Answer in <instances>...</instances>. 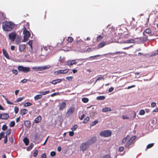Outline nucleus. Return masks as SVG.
I'll use <instances>...</instances> for the list:
<instances>
[{
    "label": "nucleus",
    "mask_w": 158,
    "mask_h": 158,
    "mask_svg": "<svg viewBox=\"0 0 158 158\" xmlns=\"http://www.w3.org/2000/svg\"><path fill=\"white\" fill-rule=\"evenodd\" d=\"M122 118L123 119H128L130 118L128 117H127V116H125V115H123L122 116Z\"/></svg>",
    "instance_id": "nucleus-53"
},
{
    "label": "nucleus",
    "mask_w": 158,
    "mask_h": 158,
    "mask_svg": "<svg viewBox=\"0 0 158 158\" xmlns=\"http://www.w3.org/2000/svg\"><path fill=\"white\" fill-rule=\"evenodd\" d=\"M12 72L14 74L16 75H17L18 73L17 70L15 69H13L12 71Z\"/></svg>",
    "instance_id": "nucleus-51"
},
{
    "label": "nucleus",
    "mask_w": 158,
    "mask_h": 158,
    "mask_svg": "<svg viewBox=\"0 0 158 158\" xmlns=\"http://www.w3.org/2000/svg\"><path fill=\"white\" fill-rule=\"evenodd\" d=\"M49 93L50 91L49 90L44 92L40 91L39 92V93L41 94L40 95H41V96L42 95H45L48 94Z\"/></svg>",
    "instance_id": "nucleus-25"
},
{
    "label": "nucleus",
    "mask_w": 158,
    "mask_h": 158,
    "mask_svg": "<svg viewBox=\"0 0 158 158\" xmlns=\"http://www.w3.org/2000/svg\"><path fill=\"white\" fill-rule=\"evenodd\" d=\"M105 98V97L104 96H100L97 97V99L98 100H104Z\"/></svg>",
    "instance_id": "nucleus-27"
},
{
    "label": "nucleus",
    "mask_w": 158,
    "mask_h": 158,
    "mask_svg": "<svg viewBox=\"0 0 158 158\" xmlns=\"http://www.w3.org/2000/svg\"><path fill=\"white\" fill-rule=\"evenodd\" d=\"M103 158H111L110 156H109L108 155H106L105 156H104L103 157Z\"/></svg>",
    "instance_id": "nucleus-64"
},
{
    "label": "nucleus",
    "mask_w": 158,
    "mask_h": 158,
    "mask_svg": "<svg viewBox=\"0 0 158 158\" xmlns=\"http://www.w3.org/2000/svg\"><path fill=\"white\" fill-rule=\"evenodd\" d=\"M23 141L26 146L29 143V140L28 138L26 137H25L23 139Z\"/></svg>",
    "instance_id": "nucleus-21"
},
{
    "label": "nucleus",
    "mask_w": 158,
    "mask_h": 158,
    "mask_svg": "<svg viewBox=\"0 0 158 158\" xmlns=\"http://www.w3.org/2000/svg\"><path fill=\"white\" fill-rule=\"evenodd\" d=\"M42 97V96H41V95L38 94L35 97L34 99L35 100H38L40 99Z\"/></svg>",
    "instance_id": "nucleus-28"
},
{
    "label": "nucleus",
    "mask_w": 158,
    "mask_h": 158,
    "mask_svg": "<svg viewBox=\"0 0 158 158\" xmlns=\"http://www.w3.org/2000/svg\"><path fill=\"white\" fill-rule=\"evenodd\" d=\"M124 150V147L123 146L120 147L118 149V151L120 152H122Z\"/></svg>",
    "instance_id": "nucleus-54"
},
{
    "label": "nucleus",
    "mask_w": 158,
    "mask_h": 158,
    "mask_svg": "<svg viewBox=\"0 0 158 158\" xmlns=\"http://www.w3.org/2000/svg\"><path fill=\"white\" fill-rule=\"evenodd\" d=\"M8 138L7 136V135H6L4 137V143H6L7 142Z\"/></svg>",
    "instance_id": "nucleus-49"
},
{
    "label": "nucleus",
    "mask_w": 158,
    "mask_h": 158,
    "mask_svg": "<svg viewBox=\"0 0 158 158\" xmlns=\"http://www.w3.org/2000/svg\"><path fill=\"white\" fill-rule=\"evenodd\" d=\"M157 52H155V53H153V54H152L151 55V56H154L156 55H158V49L157 50Z\"/></svg>",
    "instance_id": "nucleus-61"
},
{
    "label": "nucleus",
    "mask_w": 158,
    "mask_h": 158,
    "mask_svg": "<svg viewBox=\"0 0 158 158\" xmlns=\"http://www.w3.org/2000/svg\"><path fill=\"white\" fill-rule=\"evenodd\" d=\"M114 89V88L113 87H111L109 88L108 92L109 93L112 92Z\"/></svg>",
    "instance_id": "nucleus-56"
},
{
    "label": "nucleus",
    "mask_w": 158,
    "mask_h": 158,
    "mask_svg": "<svg viewBox=\"0 0 158 158\" xmlns=\"http://www.w3.org/2000/svg\"><path fill=\"white\" fill-rule=\"evenodd\" d=\"M112 135L111 131L110 130L103 131L100 133V135L104 137H110Z\"/></svg>",
    "instance_id": "nucleus-4"
},
{
    "label": "nucleus",
    "mask_w": 158,
    "mask_h": 158,
    "mask_svg": "<svg viewBox=\"0 0 158 158\" xmlns=\"http://www.w3.org/2000/svg\"><path fill=\"white\" fill-rule=\"evenodd\" d=\"M51 83L53 85H56L57 83L55 80H52L51 82Z\"/></svg>",
    "instance_id": "nucleus-62"
},
{
    "label": "nucleus",
    "mask_w": 158,
    "mask_h": 158,
    "mask_svg": "<svg viewBox=\"0 0 158 158\" xmlns=\"http://www.w3.org/2000/svg\"><path fill=\"white\" fill-rule=\"evenodd\" d=\"M66 103L65 102H62L60 103L59 105V109L60 110H63L65 107Z\"/></svg>",
    "instance_id": "nucleus-13"
},
{
    "label": "nucleus",
    "mask_w": 158,
    "mask_h": 158,
    "mask_svg": "<svg viewBox=\"0 0 158 158\" xmlns=\"http://www.w3.org/2000/svg\"><path fill=\"white\" fill-rule=\"evenodd\" d=\"M123 53H126L125 52L118 51L116 52H114V53H109V54H121Z\"/></svg>",
    "instance_id": "nucleus-26"
},
{
    "label": "nucleus",
    "mask_w": 158,
    "mask_h": 158,
    "mask_svg": "<svg viewBox=\"0 0 158 158\" xmlns=\"http://www.w3.org/2000/svg\"><path fill=\"white\" fill-rule=\"evenodd\" d=\"M144 32V33L145 32L148 34L150 35V34H151L152 32L150 28H147L146 29Z\"/></svg>",
    "instance_id": "nucleus-24"
},
{
    "label": "nucleus",
    "mask_w": 158,
    "mask_h": 158,
    "mask_svg": "<svg viewBox=\"0 0 158 158\" xmlns=\"http://www.w3.org/2000/svg\"><path fill=\"white\" fill-rule=\"evenodd\" d=\"M17 34L15 32L13 31L10 33L9 34V37L12 41H14L16 36Z\"/></svg>",
    "instance_id": "nucleus-8"
},
{
    "label": "nucleus",
    "mask_w": 158,
    "mask_h": 158,
    "mask_svg": "<svg viewBox=\"0 0 158 158\" xmlns=\"http://www.w3.org/2000/svg\"><path fill=\"white\" fill-rule=\"evenodd\" d=\"M15 125V123L14 121H12L10 122V126L11 127H14Z\"/></svg>",
    "instance_id": "nucleus-40"
},
{
    "label": "nucleus",
    "mask_w": 158,
    "mask_h": 158,
    "mask_svg": "<svg viewBox=\"0 0 158 158\" xmlns=\"http://www.w3.org/2000/svg\"><path fill=\"white\" fill-rule=\"evenodd\" d=\"M89 146V145L87 142L82 143L80 146V150L83 152H84L88 149Z\"/></svg>",
    "instance_id": "nucleus-6"
},
{
    "label": "nucleus",
    "mask_w": 158,
    "mask_h": 158,
    "mask_svg": "<svg viewBox=\"0 0 158 158\" xmlns=\"http://www.w3.org/2000/svg\"><path fill=\"white\" fill-rule=\"evenodd\" d=\"M105 45V42H102L101 43L98 45V47L99 48H102Z\"/></svg>",
    "instance_id": "nucleus-38"
},
{
    "label": "nucleus",
    "mask_w": 158,
    "mask_h": 158,
    "mask_svg": "<svg viewBox=\"0 0 158 158\" xmlns=\"http://www.w3.org/2000/svg\"><path fill=\"white\" fill-rule=\"evenodd\" d=\"M99 55H97L94 56H91L90 57V58L92 59H94L96 57H99Z\"/></svg>",
    "instance_id": "nucleus-55"
},
{
    "label": "nucleus",
    "mask_w": 158,
    "mask_h": 158,
    "mask_svg": "<svg viewBox=\"0 0 158 158\" xmlns=\"http://www.w3.org/2000/svg\"><path fill=\"white\" fill-rule=\"evenodd\" d=\"M11 133V130L10 129H9L6 132V135H7V136L8 135H9Z\"/></svg>",
    "instance_id": "nucleus-59"
},
{
    "label": "nucleus",
    "mask_w": 158,
    "mask_h": 158,
    "mask_svg": "<svg viewBox=\"0 0 158 158\" xmlns=\"http://www.w3.org/2000/svg\"><path fill=\"white\" fill-rule=\"evenodd\" d=\"M2 52L4 56L7 59H10V57L9 56L8 53L6 51L5 49H2Z\"/></svg>",
    "instance_id": "nucleus-18"
},
{
    "label": "nucleus",
    "mask_w": 158,
    "mask_h": 158,
    "mask_svg": "<svg viewBox=\"0 0 158 158\" xmlns=\"http://www.w3.org/2000/svg\"><path fill=\"white\" fill-rule=\"evenodd\" d=\"M23 98H24L23 97L19 98L17 99L16 100V101H17V102H18L21 101Z\"/></svg>",
    "instance_id": "nucleus-50"
},
{
    "label": "nucleus",
    "mask_w": 158,
    "mask_h": 158,
    "mask_svg": "<svg viewBox=\"0 0 158 158\" xmlns=\"http://www.w3.org/2000/svg\"><path fill=\"white\" fill-rule=\"evenodd\" d=\"M154 145V143H151L148 144L147 146V149L150 148L152 147Z\"/></svg>",
    "instance_id": "nucleus-36"
},
{
    "label": "nucleus",
    "mask_w": 158,
    "mask_h": 158,
    "mask_svg": "<svg viewBox=\"0 0 158 158\" xmlns=\"http://www.w3.org/2000/svg\"><path fill=\"white\" fill-rule=\"evenodd\" d=\"M82 101L84 103H87L89 101V99L87 98H82Z\"/></svg>",
    "instance_id": "nucleus-30"
},
{
    "label": "nucleus",
    "mask_w": 158,
    "mask_h": 158,
    "mask_svg": "<svg viewBox=\"0 0 158 158\" xmlns=\"http://www.w3.org/2000/svg\"><path fill=\"white\" fill-rule=\"evenodd\" d=\"M7 128V127L5 125L2 126V129L3 131H5Z\"/></svg>",
    "instance_id": "nucleus-44"
},
{
    "label": "nucleus",
    "mask_w": 158,
    "mask_h": 158,
    "mask_svg": "<svg viewBox=\"0 0 158 158\" xmlns=\"http://www.w3.org/2000/svg\"><path fill=\"white\" fill-rule=\"evenodd\" d=\"M28 44L30 46L31 48H32V40H30L28 43Z\"/></svg>",
    "instance_id": "nucleus-48"
},
{
    "label": "nucleus",
    "mask_w": 158,
    "mask_h": 158,
    "mask_svg": "<svg viewBox=\"0 0 158 158\" xmlns=\"http://www.w3.org/2000/svg\"><path fill=\"white\" fill-rule=\"evenodd\" d=\"M102 79H104V78L102 77L101 76L100 77H98L96 80L95 82H94V84H95L98 81L102 80Z\"/></svg>",
    "instance_id": "nucleus-42"
},
{
    "label": "nucleus",
    "mask_w": 158,
    "mask_h": 158,
    "mask_svg": "<svg viewBox=\"0 0 158 158\" xmlns=\"http://www.w3.org/2000/svg\"><path fill=\"white\" fill-rule=\"evenodd\" d=\"M41 157L42 158H46V153H44V154H42L41 156Z\"/></svg>",
    "instance_id": "nucleus-63"
},
{
    "label": "nucleus",
    "mask_w": 158,
    "mask_h": 158,
    "mask_svg": "<svg viewBox=\"0 0 158 158\" xmlns=\"http://www.w3.org/2000/svg\"><path fill=\"white\" fill-rule=\"evenodd\" d=\"M130 120H132L134 119L136 117V113L135 111L132 112L130 114Z\"/></svg>",
    "instance_id": "nucleus-14"
},
{
    "label": "nucleus",
    "mask_w": 158,
    "mask_h": 158,
    "mask_svg": "<svg viewBox=\"0 0 158 158\" xmlns=\"http://www.w3.org/2000/svg\"><path fill=\"white\" fill-rule=\"evenodd\" d=\"M69 134L70 136H73L74 135V133L73 131H70L69 132Z\"/></svg>",
    "instance_id": "nucleus-57"
},
{
    "label": "nucleus",
    "mask_w": 158,
    "mask_h": 158,
    "mask_svg": "<svg viewBox=\"0 0 158 158\" xmlns=\"http://www.w3.org/2000/svg\"><path fill=\"white\" fill-rule=\"evenodd\" d=\"M28 112L27 110L25 109H23L20 110V114L21 115L23 116L26 114Z\"/></svg>",
    "instance_id": "nucleus-19"
},
{
    "label": "nucleus",
    "mask_w": 158,
    "mask_h": 158,
    "mask_svg": "<svg viewBox=\"0 0 158 158\" xmlns=\"http://www.w3.org/2000/svg\"><path fill=\"white\" fill-rule=\"evenodd\" d=\"M14 23L11 22L5 21L2 23V28L6 31H9L14 27Z\"/></svg>",
    "instance_id": "nucleus-1"
},
{
    "label": "nucleus",
    "mask_w": 158,
    "mask_h": 158,
    "mask_svg": "<svg viewBox=\"0 0 158 158\" xmlns=\"http://www.w3.org/2000/svg\"><path fill=\"white\" fill-rule=\"evenodd\" d=\"M73 78V77H66V79L69 81H71L72 80Z\"/></svg>",
    "instance_id": "nucleus-46"
},
{
    "label": "nucleus",
    "mask_w": 158,
    "mask_h": 158,
    "mask_svg": "<svg viewBox=\"0 0 158 158\" xmlns=\"http://www.w3.org/2000/svg\"><path fill=\"white\" fill-rule=\"evenodd\" d=\"M9 140L11 143H13V142L14 140L12 137L11 136L9 138Z\"/></svg>",
    "instance_id": "nucleus-60"
},
{
    "label": "nucleus",
    "mask_w": 158,
    "mask_h": 158,
    "mask_svg": "<svg viewBox=\"0 0 158 158\" xmlns=\"http://www.w3.org/2000/svg\"><path fill=\"white\" fill-rule=\"evenodd\" d=\"M42 119V117L41 116L39 115L36 117L35 120V123H40Z\"/></svg>",
    "instance_id": "nucleus-20"
},
{
    "label": "nucleus",
    "mask_w": 158,
    "mask_h": 158,
    "mask_svg": "<svg viewBox=\"0 0 158 158\" xmlns=\"http://www.w3.org/2000/svg\"><path fill=\"white\" fill-rule=\"evenodd\" d=\"M136 136H134L131 137L127 141L125 144V147L126 148H129V146L133 143L134 140L136 139Z\"/></svg>",
    "instance_id": "nucleus-7"
},
{
    "label": "nucleus",
    "mask_w": 158,
    "mask_h": 158,
    "mask_svg": "<svg viewBox=\"0 0 158 158\" xmlns=\"http://www.w3.org/2000/svg\"><path fill=\"white\" fill-rule=\"evenodd\" d=\"M33 146L34 144L33 143H31L30 144V146L27 148V150L28 151H30L33 148Z\"/></svg>",
    "instance_id": "nucleus-29"
},
{
    "label": "nucleus",
    "mask_w": 158,
    "mask_h": 158,
    "mask_svg": "<svg viewBox=\"0 0 158 158\" xmlns=\"http://www.w3.org/2000/svg\"><path fill=\"white\" fill-rule=\"evenodd\" d=\"M145 111L143 110H141L139 111V114L141 115H143L145 114Z\"/></svg>",
    "instance_id": "nucleus-39"
},
{
    "label": "nucleus",
    "mask_w": 158,
    "mask_h": 158,
    "mask_svg": "<svg viewBox=\"0 0 158 158\" xmlns=\"http://www.w3.org/2000/svg\"><path fill=\"white\" fill-rule=\"evenodd\" d=\"M69 69H68L64 70H60L55 71V73L56 74H66L69 72Z\"/></svg>",
    "instance_id": "nucleus-11"
},
{
    "label": "nucleus",
    "mask_w": 158,
    "mask_h": 158,
    "mask_svg": "<svg viewBox=\"0 0 158 158\" xmlns=\"http://www.w3.org/2000/svg\"><path fill=\"white\" fill-rule=\"evenodd\" d=\"M77 63V62L76 60H68L66 61L65 64L70 66L73 64H76Z\"/></svg>",
    "instance_id": "nucleus-9"
},
{
    "label": "nucleus",
    "mask_w": 158,
    "mask_h": 158,
    "mask_svg": "<svg viewBox=\"0 0 158 158\" xmlns=\"http://www.w3.org/2000/svg\"><path fill=\"white\" fill-rule=\"evenodd\" d=\"M14 111L15 114H17L19 111V108L16 106H15L14 108Z\"/></svg>",
    "instance_id": "nucleus-43"
},
{
    "label": "nucleus",
    "mask_w": 158,
    "mask_h": 158,
    "mask_svg": "<svg viewBox=\"0 0 158 158\" xmlns=\"http://www.w3.org/2000/svg\"><path fill=\"white\" fill-rule=\"evenodd\" d=\"M89 117H87L86 118H85L84 119L83 123H86L89 121Z\"/></svg>",
    "instance_id": "nucleus-37"
},
{
    "label": "nucleus",
    "mask_w": 158,
    "mask_h": 158,
    "mask_svg": "<svg viewBox=\"0 0 158 158\" xmlns=\"http://www.w3.org/2000/svg\"><path fill=\"white\" fill-rule=\"evenodd\" d=\"M38 154V151L37 150H35L33 153V156L34 157H35L37 156Z\"/></svg>",
    "instance_id": "nucleus-41"
},
{
    "label": "nucleus",
    "mask_w": 158,
    "mask_h": 158,
    "mask_svg": "<svg viewBox=\"0 0 158 158\" xmlns=\"http://www.w3.org/2000/svg\"><path fill=\"white\" fill-rule=\"evenodd\" d=\"M102 111L103 112H106L108 111H111V109L110 107H106L103 108L102 109Z\"/></svg>",
    "instance_id": "nucleus-22"
},
{
    "label": "nucleus",
    "mask_w": 158,
    "mask_h": 158,
    "mask_svg": "<svg viewBox=\"0 0 158 158\" xmlns=\"http://www.w3.org/2000/svg\"><path fill=\"white\" fill-rule=\"evenodd\" d=\"M26 48V46L25 44H22L19 45V50L20 52H23Z\"/></svg>",
    "instance_id": "nucleus-16"
},
{
    "label": "nucleus",
    "mask_w": 158,
    "mask_h": 158,
    "mask_svg": "<svg viewBox=\"0 0 158 158\" xmlns=\"http://www.w3.org/2000/svg\"><path fill=\"white\" fill-rule=\"evenodd\" d=\"M156 105V103L155 102H152L151 104V106L152 107H154Z\"/></svg>",
    "instance_id": "nucleus-52"
},
{
    "label": "nucleus",
    "mask_w": 158,
    "mask_h": 158,
    "mask_svg": "<svg viewBox=\"0 0 158 158\" xmlns=\"http://www.w3.org/2000/svg\"><path fill=\"white\" fill-rule=\"evenodd\" d=\"M103 38V36L101 35L98 36L97 37V41H100Z\"/></svg>",
    "instance_id": "nucleus-35"
},
{
    "label": "nucleus",
    "mask_w": 158,
    "mask_h": 158,
    "mask_svg": "<svg viewBox=\"0 0 158 158\" xmlns=\"http://www.w3.org/2000/svg\"><path fill=\"white\" fill-rule=\"evenodd\" d=\"M55 80L57 84L60 83L62 81V79H57Z\"/></svg>",
    "instance_id": "nucleus-58"
},
{
    "label": "nucleus",
    "mask_w": 158,
    "mask_h": 158,
    "mask_svg": "<svg viewBox=\"0 0 158 158\" xmlns=\"http://www.w3.org/2000/svg\"><path fill=\"white\" fill-rule=\"evenodd\" d=\"M73 39L72 37H68V39H67V41L69 42L70 43H71L73 42Z\"/></svg>",
    "instance_id": "nucleus-34"
},
{
    "label": "nucleus",
    "mask_w": 158,
    "mask_h": 158,
    "mask_svg": "<svg viewBox=\"0 0 158 158\" xmlns=\"http://www.w3.org/2000/svg\"><path fill=\"white\" fill-rule=\"evenodd\" d=\"M24 124L27 128H29L31 127V122L29 120H26L24 121Z\"/></svg>",
    "instance_id": "nucleus-17"
},
{
    "label": "nucleus",
    "mask_w": 158,
    "mask_h": 158,
    "mask_svg": "<svg viewBox=\"0 0 158 158\" xmlns=\"http://www.w3.org/2000/svg\"><path fill=\"white\" fill-rule=\"evenodd\" d=\"M143 37H140L137 39L136 42L138 43H143L148 40V36L145 34L144 32H143Z\"/></svg>",
    "instance_id": "nucleus-3"
},
{
    "label": "nucleus",
    "mask_w": 158,
    "mask_h": 158,
    "mask_svg": "<svg viewBox=\"0 0 158 158\" xmlns=\"http://www.w3.org/2000/svg\"><path fill=\"white\" fill-rule=\"evenodd\" d=\"M98 120H95L91 123V124H90V126H93L96 125L98 123Z\"/></svg>",
    "instance_id": "nucleus-33"
},
{
    "label": "nucleus",
    "mask_w": 158,
    "mask_h": 158,
    "mask_svg": "<svg viewBox=\"0 0 158 158\" xmlns=\"http://www.w3.org/2000/svg\"><path fill=\"white\" fill-rule=\"evenodd\" d=\"M134 40H133L130 39L127 40L125 41H123V43L124 44L133 43L134 42Z\"/></svg>",
    "instance_id": "nucleus-23"
},
{
    "label": "nucleus",
    "mask_w": 158,
    "mask_h": 158,
    "mask_svg": "<svg viewBox=\"0 0 158 158\" xmlns=\"http://www.w3.org/2000/svg\"><path fill=\"white\" fill-rule=\"evenodd\" d=\"M129 136L127 135L126 137H124L122 140V143L123 144L124 143L127 141V140Z\"/></svg>",
    "instance_id": "nucleus-31"
},
{
    "label": "nucleus",
    "mask_w": 158,
    "mask_h": 158,
    "mask_svg": "<svg viewBox=\"0 0 158 158\" xmlns=\"http://www.w3.org/2000/svg\"><path fill=\"white\" fill-rule=\"evenodd\" d=\"M9 117V115L8 113H3L2 114H0V119L7 120Z\"/></svg>",
    "instance_id": "nucleus-12"
},
{
    "label": "nucleus",
    "mask_w": 158,
    "mask_h": 158,
    "mask_svg": "<svg viewBox=\"0 0 158 158\" xmlns=\"http://www.w3.org/2000/svg\"><path fill=\"white\" fill-rule=\"evenodd\" d=\"M28 27H29V25L27 24H24L23 26V33L24 34L23 39L25 41H27L31 36L30 32L27 29V28Z\"/></svg>",
    "instance_id": "nucleus-2"
},
{
    "label": "nucleus",
    "mask_w": 158,
    "mask_h": 158,
    "mask_svg": "<svg viewBox=\"0 0 158 158\" xmlns=\"http://www.w3.org/2000/svg\"><path fill=\"white\" fill-rule=\"evenodd\" d=\"M97 139L96 137H93L89 139H88L87 141V143L89 145H90L92 144L93 143H95Z\"/></svg>",
    "instance_id": "nucleus-10"
},
{
    "label": "nucleus",
    "mask_w": 158,
    "mask_h": 158,
    "mask_svg": "<svg viewBox=\"0 0 158 158\" xmlns=\"http://www.w3.org/2000/svg\"><path fill=\"white\" fill-rule=\"evenodd\" d=\"M32 103L29 102H26L25 103L24 105V106L25 107H27L28 106H30L32 105Z\"/></svg>",
    "instance_id": "nucleus-32"
},
{
    "label": "nucleus",
    "mask_w": 158,
    "mask_h": 158,
    "mask_svg": "<svg viewBox=\"0 0 158 158\" xmlns=\"http://www.w3.org/2000/svg\"><path fill=\"white\" fill-rule=\"evenodd\" d=\"M19 71H22L24 73H27L31 70L29 67H23L22 66H19L18 67Z\"/></svg>",
    "instance_id": "nucleus-5"
},
{
    "label": "nucleus",
    "mask_w": 158,
    "mask_h": 158,
    "mask_svg": "<svg viewBox=\"0 0 158 158\" xmlns=\"http://www.w3.org/2000/svg\"><path fill=\"white\" fill-rule=\"evenodd\" d=\"M4 132H2L0 133V140H1L2 137L4 136Z\"/></svg>",
    "instance_id": "nucleus-45"
},
{
    "label": "nucleus",
    "mask_w": 158,
    "mask_h": 158,
    "mask_svg": "<svg viewBox=\"0 0 158 158\" xmlns=\"http://www.w3.org/2000/svg\"><path fill=\"white\" fill-rule=\"evenodd\" d=\"M56 155V152L54 151H52L50 152V155L52 156H54Z\"/></svg>",
    "instance_id": "nucleus-47"
},
{
    "label": "nucleus",
    "mask_w": 158,
    "mask_h": 158,
    "mask_svg": "<svg viewBox=\"0 0 158 158\" xmlns=\"http://www.w3.org/2000/svg\"><path fill=\"white\" fill-rule=\"evenodd\" d=\"M75 108L73 107H70L69 109L67 110V114H71L73 113L75 110Z\"/></svg>",
    "instance_id": "nucleus-15"
}]
</instances>
